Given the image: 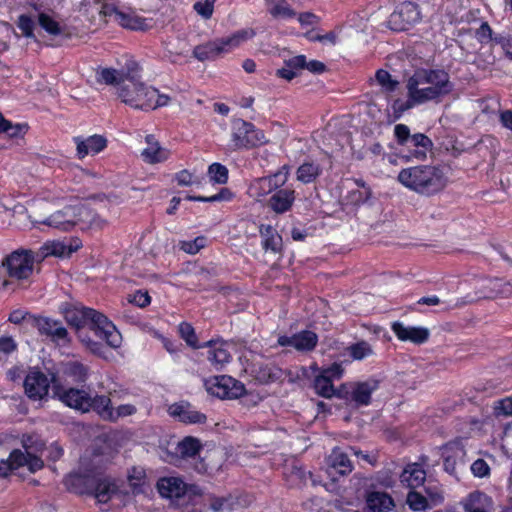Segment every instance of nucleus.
<instances>
[{"mask_svg":"<svg viewBox=\"0 0 512 512\" xmlns=\"http://www.w3.org/2000/svg\"><path fill=\"white\" fill-rule=\"evenodd\" d=\"M406 89L407 100L397 98L392 102L391 108L393 111L394 119H399L404 114V112L413 108L414 106L425 103V101L419 95L418 90H415V88H413L408 81H406Z\"/></svg>","mask_w":512,"mask_h":512,"instance_id":"b1692460","label":"nucleus"},{"mask_svg":"<svg viewBox=\"0 0 512 512\" xmlns=\"http://www.w3.org/2000/svg\"><path fill=\"white\" fill-rule=\"evenodd\" d=\"M252 374L263 384L276 382L282 379L284 371L272 363L255 362L252 365Z\"/></svg>","mask_w":512,"mask_h":512,"instance_id":"393cba45","label":"nucleus"},{"mask_svg":"<svg viewBox=\"0 0 512 512\" xmlns=\"http://www.w3.org/2000/svg\"><path fill=\"white\" fill-rule=\"evenodd\" d=\"M367 506L372 511H390L395 506L393 499L385 492H372L367 498Z\"/></svg>","mask_w":512,"mask_h":512,"instance_id":"72a5a7b5","label":"nucleus"},{"mask_svg":"<svg viewBox=\"0 0 512 512\" xmlns=\"http://www.w3.org/2000/svg\"><path fill=\"white\" fill-rule=\"evenodd\" d=\"M408 150L407 159H416L424 161L427 158V153L432 150V140L423 133H415L412 135V140L409 145H406Z\"/></svg>","mask_w":512,"mask_h":512,"instance_id":"4be33fe9","label":"nucleus"},{"mask_svg":"<svg viewBox=\"0 0 512 512\" xmlns=\"http://www.w3.org/2000/svg\"><path fill=\"white\" fill-rule=\"evenodd\" d=\"M406 503L413 511H424L429 508L428 499L421 493L411 490L407 494Z\"/></svg>","mask_w":512,"mask_h":512,"instance_id":"09e8293b","label":"nucleus"},{"mask_svg":"<svg viewBox=\"0 0 512 512\" xmlns=\"http://www.w3.org/2000/svg\"><path fill=\"white\" fill-rule=\"evenodd\" d=\"M21 443L27 453L36 455V453L42 452L45 448V443L36 434L23 435Z\"/></svg>","mask_w":512,"mask_h":512,"instance_id":"de8ad7c7","label":"nucleus"},{"mask_svg":"<svg viewBox=\"0 0 512 512\" xmlns=\"http://www.w3.org/2000/svg\"><path fill=\"white\" fill-rule=\"evenodd\" d=\"M314 389L319 396L331 398L336 395L332 380L322 373L316 376L314 380Z\"/></svg>","mask_w":512,"mask_h":512,"instance_id":"c03bdc74","label":"nucleus"},{"mask_svg":"<svg viewBox=\"0 0 512 512\" xmlns=\"http://www.w3.org/2000/svg\"><path fill=\"white\" fill-rule=\"evenodd\" d=\"M74 142L76 144L77 156L79 159H83L89 154H98L107 147V139L98 134H94L87 138H82L80 136L74 137Z\"/></svg>","mask_w":512,"mask_h":512,"instance_id":"6ab92c4d","label":"nucleus"},{"mask_svg":"<svg viewBox=\"0 0 512 512\" xmlns=\"http://www.w3.org/2000/svg\"><path fill=\"white\" fill-rule=\"evenodd\" d=\"M490 505V499L483 493L475 492L470 494L464 508L466 512H487L486 507Z\"/></svg>","mask_w":512,"mask_h":512,"instance_id":"ea45409f","label":"nucleus"},{"mask_svg":"<svg viewBox=\"0 0 512 512\" xmlns=\"http://www.w3.org/2000/svg\"><path fill=\"white\" fill-rule=\"evenodd\" d=\"M62 314L68 325L74 328L80 342L93 354L104 355L105 349L101 341L114 349L120 347V332L101 312L81 304H66L62 308Z\"/></svg>","mask_w":512,"mask_h":512,"instance_id":"f257e3e1","label":"nucleus"},{"mask_svg":"<svg viewBox=\"0 0 512 512\" xmlns=\"http://www.w3.org/2000/svg\"><path fill=\"white\" fill-rule=\"evenodd\" d=\"M157 489L165 498H180L186 492V484L177 477L162 478L157 483Z\"/></svg>","mask_w":512,"mask_h":512,"instance_id":"bb28decb","label":"nucleus"},{"mask_svg":"<svg viewBox=\"0 0 512 512\" xmlns=\"http://www.w3.org/2000/svg\"><path fill=\"white\" fill-rule=\"evenodd\" d=\"M475 36L477 40L482 44H487L491 41L494 42L493 31L488 22H483L480 27L476 30Z\"/></svg>","mask_w":512,"mask_h":512,"instance_id":"0e129e2a","label":"nucleus"},{"mask_svg":"<svg viewBox=\"0 0 512 512\" xmlns=\"http://www.w3.org/2000/svg\"><path fill=\"white\" fill-rule=\"evenodd\" d=\"M471 471L475 477L484 478L489 476L490 467L485 460L477 459L472 463Z\"/></svg>","mask_w":512,"mask_h":512,"instance_id":"338daca9","label":"nucleus"},{"mask_svg":"<svg viewBox=\"0 0 512 512\" xmlns=\"http://www.w3.org/2000/svg\"><path fill=\"white\" fill-rule=\"evenodd\" d=\"M151 89L152 86H148L136 80L134 76L127 74L126 82L118 88V96L122 102L131 108L150 111V108L146 107V105L150 102V96L148 95Z\"/></svg>","mask_w":512,"mask_h":512,"instance_id":"6e6552de","label":"nucleus"},{"mask_svg":"<svg viewBox=\"0 0 512 512\" xmlns=\"http://www.w3.org/2000/svg\"><path fill=\"white\" fill-rule=\"evenodd\" d=\"M347 351L353 360H362L373 354L372 346L366 341H359L348 346Z\"/></svg>","mask_w":512,"mask_h":512,"instance_id":"49530a36","label":"nucleus"},{"mask_svg":"<svg viewBox=\"0 0 512 512\" xmlns=\"http://www.w3.org/2000/svg\"><path fill=\"white\" fill-rule=\"evenodd\" d=\"M127 302L136 305L140 308H145L151 302V297L148 291L138 290L134 294L127 295Z\"/></svg>","mask_w":512,"mask_h":512,"instance_id":"bf43d9fd","label":"nucleus"},{"mask_svg":"<svg viewBox=\"0 0 512 512\" xmlns=\"http://www.w3.org/2000/svg\"><path fill=\"white\" fill-rule=\"evenodd\" d=\"M294 348L299 351H310L315 348L318 337L312 331H302L293 335Z\"/></svg>","mask_w":512,"mask_h":512,"instance_id":"58836bf2","label":"nucleus"},{"mask_svg":"<svg viewBox=\"0 0 512 512\" xmlns=\"http://www.w3.org/2000/svg\"><path fill=\"white\" fill-rule=\"evenodd\" d=\"M328 464L340 475H347L353 470V465L348 455L338 447L334 448L329 455Z\"/></svg>","mask_w":512,"mask_h":512,"instance_id":"473e14b6","label":"nucleus"},{"mask_svg":"<svg viewBox=\"0 0 512 512\" xmlns=\"http://www.w3.org/2000/svg\"><path fill=\"white\" fill-rule=\"evenodd\" d=\"M375 78L386 92H394L399 85V82L396 79H393L391 74L384 69H378L376 71Z\"/></svg>","mask_w":512,"mask_h":512,"instance_id":"8fccbe9b","label":"nucleus"},{"mask_svg":"<svg viewBox=\"0 0 512 512\" xmlns=\"http://www.w3.org/2000/svg\"><path fill=\"white\" fill-rule=\"evenodd\" d=\"M17 27L21 30L22 34L25 37H33L34 36V21L33 19L26 14H22L18 17Z\"/></svg>","mask_w":512,"mask_h":512,"instance_id":"052dcab7","label":"nucleus"},{"mask_svg":"<svg viewBox=\"0 0 512 512\" xmlns=\"http://www.w3.org/2000/svg\"><path fill=\"white\" fill-rule=\"evenodd\" d=\"M256 35L254 29H241L228 37L217 38L205 43L196 45L192 55L198 61H214L223 54L229 53L237 48L242 42L253 38Z\"/></svg>","mask_w":512,"mask_h":512,"instance_id":"39448f33","label":"nucleus"},{"mask_svg":"<svg viewBox=\"0 0 512 512\" xmlns=\"http://www.w3.org/2000/svg\"><path fill=\"white\" fill-rule=\"evenodd\" d=\"M444 469L451 475H456L458 468L465 465L466 450L461 441L449 442L444 446Z\"/></svg>","mask_w":512,"mask_h":512,"instance_id":"2eb2a0df","label":"nucleus"},{"mask_svg":"<svg viewBox=\"0 0 512 512\" xmlns=\"http://www.w3.org/2000/svg\"><path fill=\"white\" fill-rule=\"evenodd\" d=\"M260 233L263 237V246L265 249L277 251L281 245V236L271 226L261 227Z\"/></svg>","mask_w":512,"mask_h":512,"instance_id":"37998d69","label":"nucleus"},{"mask_svg":"<svg viewBox=\"0 0 512 512\" xmlns=\"http://www.w3.org/2000/svg\"><path fill=\"white\" fill-rule=\"evenodd\" d=\"M172 417L178 418L181 422L187 424H202L206 422V415L194 410L189 403H175L168 409Z\"/></svg>","mask_w":512,"mask_h":512,"instance_id":"412c9836","label":"nucleus"},{"mask_svg":"<svg viewBox=\"0 0 512 512\" xmlns=\"http://www.w3.org/2000/svg\"><path fill=\"white\" fill-rule=\"evenodd\" d=\"M203 347L208 348L207 358L215 369L219 370L225 363L229 362L230 354L225 348L224 343L208 341L203 345Z\"/></svg>","mask_w":512,"mask_h":512,"instance_id":"c85d7f7f","label":"nucleus"},{"mask_svg":"<svg viewBox=\"0 0 512 512\" xmlns=\"http://www.w3.org/2000/svg\"><path fill=\"white\" fill-rule=\"evenodd\" d=\"M293 202V194H273L269 206L276 213H284L291 208Z\"/></svg>","mask_w":512,"mask_h":512,"instance_id":"79ce46f5","label":"nucleus"},{"mask_svg":"<svg viewBox=\"0 0 512 512\" xmlns=\"http://www.w3.org/2000/svg\"><path fill=\"white\" fill-rule=\"evenodd\" d=\"M268 143L263 130L253 123L237 119L232 123L231 146L233 149H251Z\"/></svg>","mask_w":512,"mask_h":512,"instance_id":"423d86ee","label":"nucleus"},{"mask_svg":"<svg viewBox=\"0 0 512 512\" xmlns=\"http://www.w3.org/2000/svg\"><path fill=\"white\" fill-rule=\"evenodd\" d=\"M5 461L7 466H9V472L20 467L27 466L30 472L35 473L44 466V462L40 457L27 453L26 450L22 451L20 449H14L10 453L9 458Z\"/></svg>","mask_w":512,"mask_h":512,"instance_id":"f3484780","label":"nucleus"},{"mask_svg":"<svg viewBox=\"0 0 512 512\" xmlns=\"http://www.w3.org/2000/svg\"><path fill=\"white\" fill-rule=\"evenodd\" d=\"M398 180L405 187L417 191L427 189L441 191L448 182L447 169L443 166L420 165L402 169Z\"/></svg>","mask_w":512,"mask_h":512,"instance_id":"20e7f679","label":"nucleus"},{"mask_svg":"<svg viewBox=\"0 0 512 512\" xmlns=\"http://www.w3.org/2000/svg\"><path fill=\"white\" fill-rule=\"evenodd\" d=\"M177 453L184 459H196L200 449L201 443L198 439L193 437H186L177 445Z\"/></svg>","mask_w":512,"mask_h":512,"instance_id":"e433bc0d","label":"nucleus"},{"mask_svg":"<svg viewBox=\"0 0 512 512\" xmlns=\"http://www.w3.org/2000/svg\"><path fill=\"white\" fill-rule=\"evenodd\" d=\"M98 458V456L93 459L81 458V471L70 474L66 479V485L76 493L90 494L99 503H107L116 493L117 488L111 478L102 475Z\"/></svg>","mask_w":512,"mask_h":512,"instance_id":"f03ea898","label":"nucleus"},{"mask_svg":"<svg viewBox=\"0 0 512 512\" xmlns=\"http://www.w3.org/2000/svg\"><path fill=\"white\" fill-rule=\"evenodd\" d=\"M288 180V171L279 170L273 175L259 178L256 181L259 192H294L293 190L284 189L283 186Z\"/></svg>","mask_w":512,"mask_h":512,"instance_id":"5701e85b","label":"nucleus"},{"mask_svg":"<svg viewBox=\"0 0 512 512\" xmlns=\"http://www.w3.org/2000/svg\"><path fill=\"white\" fill-rule=\"evenodd\" d=\"M209 394L220 399H236L245 394V386L238 380L226 376H215L205 381Z\"/></svg>","mask_w":512,"mask_h":512,"instance_id":"ddd939ff","label":"nucleus"},{"mask_svg":"<svg viewBox=\"0 0 512 512\" xmlns=\"http://www.w3.org/2000/svg\"><path fill=\"white\" fill-rule=\"evenodd\" d=\"M35 262H38V258L34 251L20 248L7 255L2 266L9 277L22 281L29 279L33 274Z\"/></svg>","mask_w":512,"mask_h":512,"instance_id":"0eeeda50","label":"nucleus"},{"mask_svg":"<svg viewBox=\"0 0 512 512\" xmlns=\"http://www.w3.org/2000/svg\"><path fill=\"white\" fill-rule=\"evenodd\" d=\"M410 129L405 124H397L394 127V137L398 145L406 147L412 140Z\"/></svg>","mask_w":512,"mask_h":512,"instance_id":"5fc2aeb1","label":"nucleus"},{"mask_svg":"<svg viewBox=\"0 0 512 512\" xmlns=\"http://www.w3.org/2000/svg\"><path fill=\"white\" fill-rule=\"evenodd\" d=\"M150 96V102L146 107L150 108L151 110H155L159 107L167 106L170 102V97L166 94H161L158 89L152 87V89L149 91Z\"/></svg>","mask_w":512,"mask_h":512,"instance_id":"864d4df0","label":"nucleus"},{"mask_svg":"<svg viewBox=\"0 0 512 512\" xmlns=\"http://www.w3.org/2000/svg\"><path fill=\"white\" fill-rule=\"evenodd\" d=\"M207 176L209 178V181L213 185H216V184L223 185V184H226L228 181L229 170L225 165H223L219 162H214L209 165L208 171H207Z\"/></svg>","mask_w":512,"mask_h":512,"instance_id":"a19ab883","label":"nucleus"},{"mask_svg":"<svg viewBox=\"0 0 512 512\" xmlns=\"http://www.w3.org/2000/svg\"><path fill=\"white\" fill-rule=\"evenodd\" d=\"M284 64L289 67L291 70L296 71L298 73L299 70H302L307 65V58L305 55H297L293 56L284 61Z\"/></svg>","mask_w":512,"mask_h":512,"instance_id":"774afa93","label":"nucleus"},{"mask_svg":"<svg viewBox=\"0 0 512 512\" xmlns=\"http://www.w3.org/2000/svg\"><path fill=\"white\" fill-rule=\"evenodd\" d=\"M76 248H72L71 246L65 245L61 241L53 240L45 242L38 251L35 252L36 257L38 258V262H42L45 258L49 256L55 257H69Z\"/></svg>","mask_w":512,"mask_h":512,"instance_id":"a878e982","label":"nucleus"},{"mask_svg":"<svg viewBox=\"0 0 512 512\" xmlns=\"http://www.w3.org/2000/svg\"><path fill=\"white\" fill-rule=\"evenodd\" d=\"M29 324L36 328L41 336H46L58 345L71 343L68 330L60 320L44 316H29Z\"/></svg>","mask_w":512,"mask_h":512,"instance_id":"f8f14e48","label":"nucleus"},{"mask_svg":"<svg viewBox=\"0 0 512 512\" xmlns=\"http://www.w3.org/2000/svg\"><path fill=\"white\" fill-rule=\"evenodd\" d=\"M322 173L321 166L314 161H306L297 169V179L302 183L314 182Z\"/></svg>","mask_w":512,"mask_h":512,"instance_id":"f704fd0d","label":"nucleus"},{"mask_svg":"<svg viewBox=\"0 0 512 512\" xmlns=\"http://www.w3.org/2000/svg\"><path fill=\"white\" fill-rule=\"evenodd\" d=\"M54 396L66 406L81 412L89 411V394L81 389H65L59 385L53 386Z\"/></svg>","mask_w":512,"mask_h":512,"instance_id":"4468645a","label":"nucleus"},{"mask_svg":"<svg viewBox=\"0 0 512 512\" xmlns=\"http://www.w3.org/2000/svg\"><path fill=\"white\" fill-rule=\"evenodd\" d=\"M96 221V216L84 207H70L65 212L58 211L42 223L64 231L70 230L77 222L90 223Z\"/></svg>","mask_w":512,"mask_h":512,"instance_id":"9d476101","label":"nucleus"},{"mask_svg":"<svg viewBox=\"0 0 512 512\" xmlns=\"http://www.w3.org/2000/svg\"><path fill=\"white\" fill-rule=\"evenodd\" d=\"M426 102L439 100L453 91L449 73L442 68H417L407 79Z\"/></svg>","mask_w":512,"mask_h":512,"instance_id":"7ed1b4c3","label":"nucleus"},{"mask_svg":"<svg viewBox=\"0 0 512 512\" xmlns=\"http://www.w3.org/2000/svg\"><path fill=\"white\" fill-rule=\"evenodd\" d=\"M422 19L420 7L412 1L399 3L390 14L387 24L395 32L407 31Z\"/></svg>","mask_w":512,"mask_h":512,"instance_id":"1a4fd4ad","label":"nucleus"},{"mask_svg":"<svg viewBox=\"0 0 512 512\" xmlns=\"http://www.w3.org/2000/svg\"><path fill=\"white\" fill-rule=\"evenodd\" d=\"M113 417L110 422H117L120 418L134 415L137 412L136 406L132 404H123L113 408Z\"/></svg>","mask_w":512,"mask_h":512,"instance_id":"69168bd1","label":"nucleus"},{"mask_svg":"<svg viewBox=\"0 0 512 512\" xmlns=\"http://www.w3.org/2000/svg\"><path fill=\"white\" fill-rule=\"evenodd\" d=\"M146 142L148 147L141 152V157L144 162L156 164L168 159V151L163 149L157 141H154L153 135H147Z\"/></svg>","mask_w":512,"mask_h":512,"instance_id":"cd10ccee","label":"nucleus"},{"mask_svg":"<svg viewBox=\"0 0 512 512\" xmlns=\"http://www.w3.org/2000/svg\"><path fill=\"white\" fill-rule=\"evenodd\" d=\"M392 331L400 341H409L417 345L425 343L430 335L427 328L406 326L401 322H394L392 324Z\"/></svg>","mask_w":512,"mask_h":512,"instance_id":"a211bd4d","label":"nucleus"},{"mask_svg":"<svg viewBox=\"0 0 512 512\" xmlns=\"http://www.w3.org/2000/svg\"><path fill=\"white\" fill-rule=\"evenodd\" d=\"M269 13L276 19H291L296 16V11L287 3L286 0H278L273 3V6L269 9Z\"/></svg>","mask_w":512,"mask_h":512,"instance_id":"a18cd8bd","label":"nucleus"},{"mask_svg":"<svg viewBox=\"0 0 512 512\" xmlns=\"http://www.w3.org/2000/svg\"><path fill=\"white\" fill-rule=\"evenodd\" d=\"M29 130L28 123H13L10 122V128L9 130L5 131V134L11 139H19L23 138Z\"/></svg>","mask_w":512,"mask_h":512,"instance_id":"e2e57ef3","label":"nucleus"},{"mask_svg":"<svg viewBox=\"0 0 512 512\" xmlns=\"http://www.w3.org/2000/svg\"><path fill=\"white\" fill-rule=\"evenodd\" d=\"M179 333L185 342L192 348L197 349L201 346L198 345V339L194 328L191 324L183 322L179 325Z\"/></svg>","mask_w":512,"mask_h":512,"instance_id":"603ef678","label":"nucleus"},{"mask_svg":"<svg viewBox=\"0 0 512 512\" xmlns=\"http://www.w3.org/2000/svg\"><path fill=\"white\" fill-rule=\"evenodd\" d=\"M193 9L204 19H210L214 12V0L197 1Z\"/></svg>","mask_w":512,"mask_h":512,"instance_id":"680f3d73","label":"nucleus"},{"mask_svg":"<svg viewBox=\"0 0 512 512\" xmlns=\"http://www.w3.org/2000/svg\"><path fill=\"white\" fill-rule=\"evenodd\" d=\"M95 81L104 85H122L126 82V75L112 67L98 66L95 69Z\"/></svg>","mask_w":512,"mask_h":512,"instance_id":"2f4dec72","label":"nucleus"},{"mask_svg":"<svg viewBox=\"0 0 512 512\" xmlns=\"http://www.w3.org/2000/svg\"><path fill=\"white\" fill-rule=\"evenodd\" d=\"M206 245L204 236L196 237L194 240L180 242V248L188 254H196Z\"/></svg>","mask_w":512,"mask_h":512,"instance_id":"6e6d98bb","label":"nucleus"},{"mask_svg":"<svg viewBox=\"0 0 512 512\" xmlns=\"http://www.w3.org/2000/svg\"><path fill=\"white\" fill-rule=\"evenodd\" d=\"M89 411L93 410L98 414V416L105 420L110 422L111 418L113 417V407L111 403V399L107 395H98L95 394L94 396H91L89 394Z\"/></svg>","mask_w":512,"mask_h":512,"instance_id":"7c9ffc66","label":"nucleus"},{"mask_svg":"<svg viewBox=\"0 0 512 512\" xmlns=\"http://www.w3.org/2000/svg\"><path fill=\"white\" fill-rule=\"evenodd\" d=\"M39 25L50 35H60L62 29L60 24L46 13H40L38 16Z\"/></svg>","mask_w":512,"mask_h":512,"instance_id":"3c124183","label":"nucleus"},{"mask_svg":"<svg viewBox=\"0 0 512 512\" xmlns=\"http://www.w3.org/2000/svg\"><path fill=\"white\" fill-rule=\"evenodd\" d=\"M425 478V470L417 463L407 465L400 476L401 483L411 489L421 486L424 483Z\"/></svg>","mask_w":512,"mask_h":512,"instance_id":"c756f323","label":"nucleus"},{"mask_svg":"<svg viewBox=\"0 0 512 512\" xmlns=\"http://www.w3.org/2000/svg\"><path fill=\"white\" fill-rule=\"evenodd\" d=\"M116 22L125 29L134 31H144L147 29L145 18L123 11L117 13Z\"/></svg>","mask_w":512,"mask_h":512,"instance_id":"c9c22d12","label":"nucleus"},{"mask_svg":"<svg viewBox=\"0 0 512 512\" xmlns=\"http://www.w3.org/2000/svg\"><path fill=\"white\" fill-rule=\"evenodd\" d=\"M493 411L496 417L512 416V398L506 397L496 401L494 403Z\"/></svg>","mask_w":512,"mask_h":512,"instance_id":"13d9d810","label":"nucleus"},{"mask_svg":"<svg viewBox=\"0 0 512 512\" xmlns=\"http://www.w3.org/2000/svg\"><path fill=\"white\" fill-rule=\"evenodd\" d=\"M63 373L74 382H84L88 375V368L78 361H69L64 364Z\"/></svg>","mask_w":512,"mask_h":512,"instance_id":"4c0bfd02","label":"nucleus"},{"mask_svg":"<svg viewBox=\"0 0 512 512\" xmlns=\"http://www.w3.org/2000/svg\"><path fill=\"white\" fill-rule=\"evenodd\" d=\"M252 502L253 497L249 494L212 497L209 501V508L214 512L233 511L239 508L249 507Z\"/></svg>","mask_w":512,"mask_h":512,"instance_id":"dca6fc26","label":"nucleus"},{"mask_svg":"<svg viewBox=\"0 0 512 512\" xmlns=\"http://www.w3.org/2000/svg\"><path fill=\"white\" fill-rule=\"evenodd\" d=\"M56 384L55 374L48 377L39 368H31L24 378L25 395L33 401H41L48 396L50 385Z\"/></svg>","mask_w":512,"mask_h":512,"instance_id":"9b49d317","label":"nucleus"},{"mask_svg":"<svg viewBox=\"0 0 512 512\" xmlns=\"http://www.w3.org/2000/svg\"><path fill=\"white\" fill-rule=\"evenodd\" d=\"M380 381L375 378H370L363 382H356L352 386L350 392V399L357 406H367L371 402V394L379 387Z\"/></svg>","mask_w":512,"mask_h":512,"instance_id":"aec40b11","label":"nucleus"},{"mask_svg":"<svg viewBox=\"0 0 512 512\" xmlns=\"http://www.w3.org/2000/svg\"><path fill=\"white\" fill-rule=\"evenodd\" d=\"M492 297L508 298L509 281L494 279L489 282Z\"/></svg>","mask_w":512,"mask_h":512,"instance_id":"4d7b16f0","label":"nucleus"}]
</instances>
